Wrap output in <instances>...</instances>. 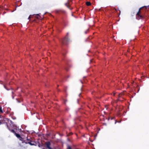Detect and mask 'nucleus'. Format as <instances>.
<instances>
[{
    "instance_id": "25",
    "label": "nucleus",
    "mask_w": 149,
    "mask_h": 149,
    "mask_svg": "<svg viewBox=\"0 0 149 149\" xmlns=\"http://www.w3.org/2000/svg\"><path fill=\"white\" fill-rule=\"evenodd\" d=\"M12 93L13 94V92H12Z\"/></svg>"
},
{
    "instance_id": "12",
    "label": "nucleus",
    "mask_w": 149,
    "mask_h": 149,
    "mask_svg": "<svg viewBox=\"0 0 149 149\" xmlns=\"http://www.w3.org/2000/svg\"><path fill=\"white\" fill-rule=\"evenodd\" d=\"M67 149H72L70 146L68 145L67 146Z\"/></svg>"
},
{
    "instance_id": "13",
    "label": "nucleus",
    "mask_w": 149,
    "mask_h": 149,
    "mask_svg": "<svg viewBox=\"0 0 149 149\" xmlns=\"http://www.w3.org/2000/svg\"><path fill=\"white\" fill-rule=\"evenodd\" d=\"M3 86H4V88H6V90H8V89H7L6 88V86H5V85H3Z\"/></svg>"
},
{
    "instance_id": "3",
    "label": "nucleus",
    "mask_w": 149,
    "mask_h": 149,
    "mask_svg": "<svg viewBox=\"0 0 149 149\" xmlns=\"http://www.w3.org/2000/svg\"><path fill=\"white\" fill-rule=\"evenodd\" d=\"M25 143L26 144L29 143L31 146H36L35 144L36 143L35 142L33 141H32L31 139H28L27 138L26 140H24L22 142V143Z\"/></svg>"
},
{
    "instance_id": "20",
    "label": "nucleus",
    "mask_w": 149,
    "mask_h": 149,
    "mask_svg": "<svg viewBox=\"0 0 149 149\" xmlns=\"http://www.w3.org/2000/svg\"><path fill=\"white\" fill-rule=\"evenodd\" d=\"M1 120H0V125H1Z\"/></svg>"
},
{
    "instance_id": "16",
    "label": "nucleus",
    "mask_w": 149,
    "mask_h": 149,
    "mask_svg": "<svg viewBox=\"0 0 149 149\" xmlns=\"http://www.w3.org/2000/svg\"><path fill=\"white\" fill-rule=\"evenodd\" d=\"M37 16H38V17H37V18H38V19H39V17H40V16H39V15L38 14H37Z\"/></svg>"
},
{
    "instance_id": "10",
    "label": "nucleus",
    "mask_w": 149,
    "mask_h": 149,
    "mask_svg": "<svg viewBox=\"0 0 149 149\" xmlns=\"http://www.w3.org/2000/svg\"><path fill=\"white\" fill-rule=\"evenodd\" d=\"M0 112L1 113H3V112L2 109V107H0Z\"/></svg>"
},
{
    "instance_id": "17",
    "label": "nucleus",
    "mask_w": 149,
    "mask_h": 149,
    "mask_svg": "<svg viewBox=\"0 0 149 149\" xmlns=\"http://www.w3.org/2000/svg\"><path fill=\"white\" fill-rule=\"evenodd\" d=\"M17 100L18 101V102H21V101H20V100H18V99H17Z\"/></svg>"
},
{
    "instance_id": "21",
    "label": "nucleus",
    "mask_w": 149,
    "mask_h": 149,
    "mask_svg": "<svg viewBox=\"0 0 149 149\" xmlns=\"http://www.w3.org/2000/svg\"><path fill=\"white\" fill-rule=\"evenodd\" d=\"M42 149H45L44 148H42Z\"/></svg>"
},
{
    "instance_id": "7",
    "label": "nucleus",
    "mask_w": 149,
    "mask_h": 149,
    "mask_svg": "<svg viewBox=\"0 0 149 149\" xmlns=\"http://www.w3.org/2000/svg\"><path fill=\"white\" fill-rule=\"evenodd\" d=\"M7 127L9 129V130L12 132L13 133H14L15 134L16 133L15 132V130H11L10 127H8V126L7 125Z\"/></svg>"
},
{
    "instance_id": "9",
    "label": "nucleus",
    "mask_w": 149,
    "mask_h": 149,
    "mask_svg": "<svg viewBox=\"0 0 149 149\" xmlns=\"http://www.w3.org/2000/svg\"><path fill=\"white\" fill-rule=\"evenodd\" d=\"M38 146L39 147H42L43 146V145L42 144H40L39 143Z\"/></svg>"
},
{
    "instance_id": "23",
    "label": "nucleus",
    "mask_w": 149,
    "mask_h": 149,
    "mask_svg": "<svg viewBox=\"0 0 149 149\" xmlns=\"http://www.w3.org/2000/svg\"><path fill=\"white\" fill-rule=\"evenodd\" d=\"M116 121H115V123L116 124Z\"/></svg>"
},
{
    "instance_id": "1",
    "label": "nucleus",
    "mask_w": 149,
    "mask_h": 149,
    "mask_svg": "<svg viewBox=\"0 0 149 149\" xmlns=\"http://www.w3.org/2000/svg\"><path fill=\"white\" fill-rule=\"evenodd\" d=\"M145 7L146 9L147 8L149 7V5L147 6H144L140 8L136 14V18L138 19H142L144 18V15L143 14H142L141 11V10L142 8Z\"/></svg>"
},
{
    "instance_id": "8",
    "label": "nucleus",
    "mask_w": 149,
    "mask_h": 149,
    "mask_svg": "<svg viewBox=\"0 0 149 149\" xmlns=\"http://www.w3.org/2000/svg\"><path fill=\"white\" fill-rule=\"evenodd\" d=\"M86 4L87 6H89L91 5V3L90 2H87L86 3Z\"/></svg>"
},
{
    "instance_id": "14",
    "label": "nucleus",
    "mask_w": 149,
    "mask_h": 149,
    "mask_svg": "<svg viewBox=\"0 0 149 149\" xmlns=\"http://www.w3.org/2000/svg\"><path fill=\"white\" fill-rule=\"evenodd\" d=\"M31 15H30L29 17L28 18V19H30V18H31Z\"/></svg>"
},
{
    "instance_id": "2",
    "label": "nucleus",
    "mask_w": 149,
    "mask_h": 149,
    "mask_svg": "<svg viewBox=\"0 0 149 149\" xmlns=\"http://www.w3.org/2000/svg\"><path fill=\"white\" fill-rule=\"evenodd\" d=\"M68 33H67L66 36L64 38L62 39L61 41V43L63 45H65L68 44V42L69 41V40L68 39Z\"/></svg>"
},
{
    "instance_id": "19",
    "label": "nucleus",
    "mask_w": 149,
    "mask_h": 149,
    "mask_svg": "<svg viewBox=\"0 0 149 149\" xmlns=\"http://www.w3.org/2000/svg\"><path fill=\"white\" fill-rule=\"evenodd\" d=\"M59 10H57V11H56V13H59Z\"/></svg>"
},
{
    "instance_id": "4",
    "label": "nucleus",
    "mask_w": 149,
    "mask_h": 149,
    "mask_svg": "<svg viewBox=\"0 0 149 149\" xmlns=\"http://www.w3.org/2000/svg\"><path fill=\"white\" fill-rule=\"evenodd\" d=\"M71 2V1H69V0H68L67 2L65 3V6H66L70 10H71L72 9L70 8V6L71 5L70 2Z\"/></svg>"
},
{
    "instance_id": "22",
    "label": "nucleus",
    "mask_w": 149,
    "mask_h": 149,
    "mask_svg": "<svg viewBox=\"0 0 149 149\" xmlns=\"http://www.w3.org/2000/svg\"><path fill=\"white\" fill-rule=\"evenodd\" d=\"M5 13H6V12H4L3 13V14H5Z\"/></svg>"
},
{
    "instance_id": "27",
    "label": "nucleus",
    "mask_w": 149,
    "mask_h": 149,
    "mask_svg": "<svg viewBox=\"0 0 149 149\" xmlns=\"http://www.w3.org/2000/svg\"><path fill=\"white\" fill-rule=\"evenodd\" d=\"M0 117H1V115H0Z\"/></svg>"
},
{
    "instance_id": "24",
    "label": "nucleus",
    "mask_w": 149,
    "mask_h": 149,
    "mask_svg": "<svg viewBox=\"0 0 149 149\" xmlns=\"http://www.w3.org/2000/svg\"><path fill=\"white\" fill-rule=\"evenodd\" d=\"M12 97H13V98H14V96H12Z\"/></svg>"
},
{
    "instance_id": "18",
    "label": "nucleus",
    "mask_w": 149,
    "mask_h": 149,
    "mask_svg": "<svg viewBox=\"0 0 149 149\" xmlns=\"http://www.w3.org/2000/svg\"><path fill=\"white\" fill-rule=\"evenodd\" d=\"M116 93H113V96H114L115 95Z\"/></svg>"
},
{
    "instance_id": "5",
    "label": "nucleus",
    "mask_w": 149,
    "mask_h": 149,
    "mask_svg": "<svg viewBox=\"0 0 149 149\" xmlns=\"http://www.w3.org/2000/svg\"><path fill=\"white\" fill-rule=\"evenodd\" d=\"M46 147L48 149H52V148L50 147L51 145L50 142L49 141L46 142L45 143Z\"/></svg>"
},
{
    "instance_id": "26",
    "label": "nucleus",
    "mask_w": 149,
    "mask_h": 149,
    "mask_svg": "<svg viewBox=\"0 0 149 149\" xmlns=\"http://www.w3.org/2000/svg\"><path fill=\"white\" fill-rule=\"evenodd\" d=\"M1 7H0V10H1Z\"/></svg>"
},
{
    "instance_id": "15",
    "label": "nucleus",
    "mask_w": 149,
    "mask_h": 149,
    "mask_svg": "<svg viewBox=\"0 0 149 149\" xmlns=\"http://www.w3.org/2000/svg\"><path fill=\"white\" fill-rule=\"evenodd\" d=\"M88 31V30H87L86 31H85L84 32V33H85V34H86V33H87V31Z\"/></svg>"
},
{
    "instance_id": "6",
    "label": "nucleus",
    "mask_w": 149,
    "mask_h": 149,
    "mask_svg": "<svg viewBox=\"0 0 149 149\" xmlns=\"http://www.w3.org/2000/svg\"><path fill=\"white\" fill-rule=\"evenodd\" d=\"M15 134L18 138H19L20 140L22 141V142L23 141H24L23 140V139L21 137L20 135L19 134L16 133Z\"/></svg>"
},
{
    "instance_id": "11",
    "label": "nucleus",
    "mask_w": 149,
    "mask_h": 149,
    "mask_svg": "<svg viewBox=\"0 0 149 149\" xmlns=\"http://www.w3.org/2000/svg\"><path fill=\"white\" fill-rule=\"evenodd\" d=\"M123 95V93H120L118 95L119 97H121L122 95Z\"/></svg>"
}]
</instances>
